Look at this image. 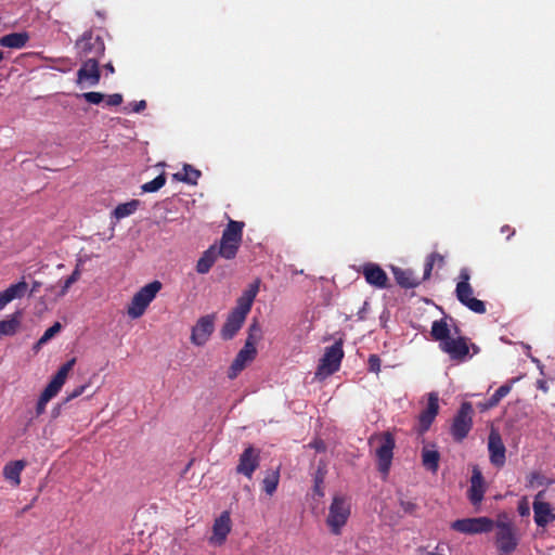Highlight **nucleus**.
Masks as SVG:
<instances>
[{"label":"nucleus","instance_id":"7c9ffc66","mask_svg":"<svg viewBox=\"0 0 555 555\" xmlns=\"http://www.w3.org/2000/svg\"><path fill=\"white\" fill-rule=\"evenodd\" d=\"M450 333L451 331L446 319H440L433 322L430 335L434 340L439 341V344L446 341L451 337Z\"/></svg>","mask_w":555,"mask_h":555},{"label":"nucleus","instance_id":"cd10ccee","mask_svg":"<svg viewBox=\"0 0 555 555\" xmlns=\"http://www.w3.org/2000/svg\"><path fill=\"white\" fill-rule=\"evenodd\" d=\"M440 453L435 449L424 447L422 450V464L423 466L431 472L436 473L439 468Z\"/></svg>","mask_w":555,"mask_h":555},{"label":"nucleus","instance_id":"5701e85b","mask_svg":"<svg viewBox=\"0 0 555 555\" xmlns=\"http://www.w3.org/2000/svg\"><path fill=\"white\" fill-rule=\"evenodd\" d=\"M486 492L485 479L480 469L475 466L472 472L468 499L473 505H479Z\"/></svg>","mask_w":555,"mask_h":555},{"label":"nucleus","instance_id":"f704fd0d","mask_svg":"<svg viewBox=\"0 0 555 555\" xmlns=\"http://www.w3.org/2000/svg\"><path fill=\"white\" fill-rule=\"evenodd\" d=\"M326 476L325 465H319L313 475V494L319 498L324 496V479Z\"/></svg>","mask_w":555,"mask_h":555},{"label":"nucleus","instance_id":"13d9d810","mask_svg":"<svg viewBox=\"0 0 555 555\" xmlns=\"http://www.w3.org/2000/svg\"><path fill=\"white\" fill-rule=\"evenodd\" d=\"M315 448H317V450H320V444L315 443Z\"/></svg>","mask_w":555,"mask_h":555},{"label":"nucleus","instance_id":"6ab92c4d","mask_svg":"<svg viewBox=\"0 0 555 555\" xmlns=\"http://www.w3.org/2000/svg\"><path fill=\"white\" fill-rule=\"evenodd\" d=\"M231 527L230 513L224 511L214 521L212 534L209 538V543L216 546L222 545L225 542L228 534L231 532Z\"/></svg>","mask_w":555,"mask_h":555},{"label":"nucleus","instance_id":"09e8293b","mask_svg":"<svg viewBox=\"0 0 555 555\" xmlns=\"http://www.w3.org/2000/svg\"><path fill=\"white\" fill-rule=\"evenodd\" d=\"M50 399L46 398L44 396L40 395L37 405H36V414L41 415L46 411V406Z\"/></svg>","mask_w":555,"mask_h":555},{"label":"nucleus","instance_id":"f8f14e48","mask_svg":"<svg viewBox=\"0 0 555 555\" xmlns=\"http://www.w3.org/2000/svg\"><path fill=\"white\" fill-rule=\"evenodd\" d=\"M260 465V450L248 446L238 457L236 473L251 479L254 473Z\"/></svg>","mask_w":555,"mask_h":555},{"label":"nucleus","instance_id":"39448f33","mask_svg":"<svg viewBox=\"0 0 555 555\" xmlns=\"http://www.w3.org/2000/svg\"><path fill=\"white\" fill-rule=\"evenodd\" d=\"M244 222L230 220L220 240V257L228 260L235 258L243 238Z\"/></svg>","mask_w":555,"mask_h":555},{"label":"nucleus","instance_id":"473e14b6","mask_svg":"<svg viewBox=\"0 0 555 555\" xmlns=\"http://www.w3.org/2000/svg\"><path fill=\"white\" fill-rule=\"evenodd\" d=\"M28 289V284L25 281H20L15 284L10 285L5 291H3V295L8 302L10 304L14 299L23 298Z\"/></svg>","mask_w":555,"mask_h":555},{"label":"nucleus","instance_id":"c03bdc74","mask_svg":"<svg viewBox=\"0 0 555 555\" xmlns=\"http://www.w3.org/2000/svg\"><path fill=\"white\" fill-rule=\"evenodd\" d=\"M367 364L371 372L378 373L380 371V359L377 354H371Z\"/></svg>","mask_w":555,"mask_h":555},{"label":"nucleus","instance_id":"603ef678","mask_svg":"<svg viewBox=\"0 0 555 555\" xmlns=\"http://www.w3.org/2000/svg\"><path fill=\"white\" fill-rule=\"evenodd\" d=\"M501 232L507 234V240L515 234V230L507 224L501 228Z\"/></svg>","mask_w":555,"mask_h":555},{"label":"nucleus","instance_id":"f3484780","mask_svg":"<svg viewBox=\"0 0 555 555\" xmlns=\"http://www.w3.org/2000/svg\"><path fill=\"white\" fill-rule=\"evenodd\" d=\"M257 356L256 347H250V344H245L234 358L232 364L228 370V377L234 379L237 375L251 362Z\"/></svg>","mask_w":555,"mask_h":555},{"label":"nucleus","instance_id":"4468645a","mask_svg":"<svg viewBox=\"0 0 555 555\" xmlns=\"http://www.w3.org/2000/svg\"><path fill=\"white\" fill-rule=\"evenodd\" d=\"M215 331V315L201 317L192 328L191 341L196 346H204Z\"/></svg>","mask_w":555,"mask_h":555},{"label":"nucleus","instance_id":"1a4fd4ad","mask_svg":"<svg viewBox=\"0 0 555 555\" xmlns=\"http://www.w3.org/2000/svg\"><path fill=\"white\" fill-rule=\"evenodd\" d=\"M344 358L343 341L337 340L332 346L325 348V352L320 360L317 370V377H327L340 367L341 360Z\"/></svg>","mask_w":555,"mask_h":555},{"label":"nucleus","instance_id":"6e6d98bb","mask_svg":"<svg viewBox=\"0 0 555 555\" xmlns=\"http://www.w3.org/2000/svg\"><path fill=\"white\" fill-rule=\"evenodd\" d=\"M104 68L109 73V74H114L115 73V68L113 66L112 63H107L104 65Z\"/></svg>","mask_w":555,"mask_h":555},{"label":"nucleus","instance_id":"de8ad7c7","mask_svg":"<svg viewBox=\"0 0 555 555\" xmlns=\"http://www.w3.org/2000/svg\"><path fill=\"white\" fill-rule=\"evenodd\" d=\"M122 103V95L120 93H114L106 98L107 106H118Z\"/></svg>","mask_w":555,"mask_h":555},{"label":"nucleus","instance_id":"79ce46f5","mask_svg":"<svg viewBox=\"0 0 555 555\" xmlns=\"http://www.w3.org/2000/svg\"><path fill=\"white\" fill-rule=\"evenodd\" d=\"M79 278L80 270L77 266L76 269L72 272V274L64 281L61 294L64 295L68 291V288L79 280Z\"/></svg>","mask_w":555,"mask_h":555},{"label":"nucleus","instance_id":"5fc2aeb1","mask_svg":"<svg viewBox=\"0 0 555 555\" xmlns=\"http://www.w3.org/2000/svg\"><path fill=\"white\" fill-rule=\"evenodd\" d=\"M61 408H62V404H59L55 408H53V410H52V416L53 417H57L59 416V414L61 412Z\"/></svg>","mask_w":555,"mask_h":555},{"label":"nucleus","instance_id":"b1692460","mask_svg":"<svg viewBox=\"0 0 555 555\" xmlns=\"http://www.w3.org/2000/svg\"><path fill=\"white\" fill-rule=\"evenodd\" d=\"M219 254V248L216 244L211 245L208 249H206L196 263V271L199 274H206L210 271L215 262L217 261Z\"/></svg>","mask_w":555,"mask_h":555},{"label":"nucleus","instance_id":"7ed1b4c3","mask_svg":"<svg viewBox=\"0 0 555 555\" xmlns=\"http://www.w3.org/2000/svg\"><path fill=\"white\" fill-rule=\"evenodd\" d=\"M494 544L500 555L512 554L519 544L517 529L513 520L505 513L498 515L494 520Z\"/></svg>","mask_w":555,"mask_h":555},{"label":"nucleus","instance_id":"58836bf2","mask_svg":"<svg viewBox=\"0 0 555 555\" xmlns=\"http://www.w3.org/2000/svg\"><path fill=\"white\" fill-rule=\"evenodd\" d=\"M260 338L261 327L259 323L256 320H254V322L249 325L248 335L245 344H250V347H256V344L260 340Z\"/></svg>","mask_w":555,"mask_h":555},{"label":"nucleus","instance_id":"0eeeda50","mask_svg":"<svg viewBox=\"0 0 555 555\" xmlns=\"http://www.w3.org/2000/svg\"><path fill=\"white\" fill-rule=\"evenodd\" d=\"M159 281H153L134 294L128 306L127 313L132 319H138L143 315L149 305L156 297L157 293L162 289Z\"/></svg>","mask_w":555,"mask_h":555},{"label":"nucleus","instance_id":"a19ab883","mask_svg":"<svg viewBox=\"0 0 555 555\" xmlns=\"http://www.w3.org/2000/svg\"><path fill=\"white\" fill-rule=\"evenodd\" d=\"M61 324L56 322L52 326L47 328L43 335L38 340V345H42L49 341L52 337H54V335H56L61 331Z\"/></svg>","mask_w":555,"mask_h":555},{"label":"nucleus","instance_id":"3c124183","mask_svg":"<svg viewBox=\"0 0 555 555\" xmlns=\"http://www.w3.org/2000/svg\"><path fill=\"white\" fill-rule=\"evenodd\" d=\"M145 107H146V102L144 100H141L133 104L132 111L135 113H140V112L144 111Z\"/></svg>","mask_w":555,"mask_h":555},{"label":"nucleus","instance_id":"a878e982","mask_svg":"<svg viewBox=\"0 0 555 555\" xmlns=\"http://www.w3.org/2000/svg\"><path fill=\"white\" fill-rule=\"evenodd\" d=\"M392 272L397 284L403 288H414L421 284V280L410 269L393 268Z\"/></svg>","mask_w":555,"mask_h":555},{"label":"nucleus","instance_id":"a18cd8bd","mask_svg":"<svg viewBox=\"0 0 555 555\" xmlns=\"http://www.w3.org/2000/svg\"><path fill=\"white\" fill-rule=\"evenodd\" d=\"M518 513L520 516L526 517L530 515L529 502L526 498H522L518 503Z\"/></svg>","mask_w":555,"mask_h":555},{"label":"nucleus","instance_id":"9d476101","mask_svg":"<svg viewBox=\"0 0 555 555\" xmlns=\"http://www.w3.org/2000/svg\"><path fill=\"white\" fill-rule=\"evenodd\" d=\"M473 405L470 402H463L455 414L452 425L451 435L457 442L463 441L473 427Z\"/></svg>","mask_w":555,"mask_h":555},{"label":"nucleus","instance_id":"f257e3e1","mask_svg":"<svg viewBox=\"0 0 555 555\" xmlns=\"http://www.w3.org/2000/svg\"><path fill=\"white\" fill-rule=\"evenodd\" d=\"M259 280L255 281L237 298L236 306L231 310L222 328L220 330V336L223 340L232 339L242 328L259 292Z\"/></svg>","mask_w":555,"mask_h":555},{"label":"nucleus","instance_id":"6e6552de","mask_svg":"<svg viewBox=\"0 0 555 555\" xmlns=\"http://www.w3.org/2000/svg\"><path fill=\"white\" fill-rule=\"evenodd\" d=\"M75 48L78 56L83 60L100 61L105 52V44L102 37L94 35L91 30L83 33V35L76 40Z\"/></svg>","mask_w":555,"mask_h":555},{"label":"nucleus","instance_id":"bb28decb","mask_svg":"<svg viewBox=\"0 0 555 555\" xmlns=\"http://www.w3.org/2000/svg\"><path fill=\"white\" fill-rule=\"evenodd\" d=\"M29 40V35L26 31L11 33L0 38V47L11 49H22Z\"/></svg>","mask_w":555,"mask_h":555},{"label":"nucleus","instance_id":"423d86ee","mask_svg":"<svg viewBox=\"0 0 555 555\" xmlns=\"http://www.w3.org/2000/svg\"><path fill=\"white\" fill-rule=\"evenodd\" d=\"M350 516V503L340 495H335L328 507L326 525L331 533L339 535Z\"/></svg>","mask_w":555,"mask_h":555},{"label":"nucleus","instance_id":"864d4df0","mask_svg":"<svg viewBox=\"0 0 555 555\" xmlns=\"http://www.w3.org/2000/svg\"><path fill=\"white\" fill-rule=\"evenodd\" d=\"M8 300L5 299L2 292H0V311L8 305Z\"/></svg>","mask_w":555,"mask_h":555},{"label":"nucleus","instance_id":"49530a36","mask_svg":"<svg viewBox=\"0 0 555 555\" xmlns=\"http://www.w3.org/2000/svg\"><path fill=\"white\" fill-rule=\"evenodd\" d=\"M87 387H88V385H80V386L76 387L73 391H70L67 395V397L64 400V403H66V402L70 401V400L81 396L85 392Z\"/></svg>","mask_w":555,"mask_h":555},{"label":"nucleus","instance_id":"412c9836","mask_svg":"<svg viewBox=\"0 0 555 555\" xmlns=\"http://www.w3.org/2000/svg\"><path fill=\"white\" fill-rule=\"evenodd\" d=\"M362 274L365 278V281L376 288H387L389 286L387 273L376 263H364L362 267Z\"/></svg>","mask_w":555,"mask_h":555},{"label":"nucleus","instance_id":"72a5a7b5","mask_svg":"<svg viewBox=\"0 0 555 555\" xmlns=\"http://www.w3.org/2000/svg\"><path fill=\"white\" fill-rule=\"evenodd\" d=\"M140 206V201L138 199H131L130 202L122 203L116 206V208L113 211V216L117 219H124L126 217L131 216L137 211V209Z\"/></svg>","mask_w":555,"mask_h":555},{"label":"nucleus","instance_id":"ddd939ff","mask_svg":"<svg viewBox=\"0 0 555 555\" xmlns=\"http://www.w3.org/2000/svg\"><path fill=\"white\" fill-rule=\"evenodd\" d=\"M467 340L468 339L464 336H457L456 338L450 337L446 341L440 343L439 348L447 353L451 360L462 362L469 353Z\"/></svg>","mask_w":555,"mask_h":555},{"label":"nucleus","instance_id":"aec40b11","mask_svg":"<svg viewBox=\"0 0 555 555\" xmlns=\"http://www.w3.org/2000/svg\"><path fill=\"white\" fill-rule=\"evenodd\" d=\"M544 492L540 491L533 501V514L534 521L538 527H546L550 522L555 520V514L551 507V504L547 502H543L540 499L543 496Z\"/></svg>","mask_w":555,"mask_h":555},{"label":"nucleus","instance_id":"4be33fe9","mask_svg":"<svg viewBox=\"0 0 555 555\" xmlns=\"http://www.w3.org/2000/svg\"><path fill=\"white\" fill-rule=\"evenodd\" d=\"M101 78L99 61L85 60L77 72V83H87L89 87L96 86Z\"/></svg>","mask_w":555,"mask_h":555},{"label":"nucleus","instance_id":"c756f323","mask_svg":"<svg viewBox=\"0 0 555 555\" xmlns=\"http://www.w3.org/2000/svg\"><path fill=\"white\" fill-rule=\"evenodd\" d=\"M24 461H13L3 467V476L5 479L13 481L16 486L21 483V473L25 467Z\"/></svg>","mask_w":555,"mask_h":555},{"label":"nucleus","instance_id":"20e7f679","mask_svg":"<svg viewBox=\"0 0 555 555\" xmlns=\"http://www.w3.org/2000/svg\"><path fill=\"white\" fill-rule=\"evenodd\" d=\"M460 281L455 287V295L457 300L470 311L483 314L487 311L486 304L482 300L475 298L474 288L469 283L470 273L469 270L463 268L460 271Z\"/></svg>","mask_w":555,"mask_h":555},{"label":"nucleus","instance_id":"dca6fc26","mask_svg":"<svg viewBox=\"0 0 555 555\" xmlns=\"http://www.w3.org/2000/svg\"><path fill=\"white\" fill-rule=\"evenodd\" d=\"M75 363H76L75 358H73V359L68 360L66 363H64L57 370L56 374L52 377V379L47 385V387L43 389L41 395L50 400L52 398H54L59 393V391L62 389L63 385L65 384L68 373L73 370Z\"/></svg>","mask_w":555,"mask_h":555},{"label":"nucleus","instance_id":"2f4dec72","mask_svg":"<svg viewBox=\"0 0 555 555\" xmlns=\"http://www.w3.org/2000/svg\"><path fill=\"white\" fill-rule=\"evenodd\" d=\"M201 175L202 173L198 169H195L193 166L185 164L183 166L182 172L175 173L173 178L178 181L195 185Z\"/></svg>","mask_w":555,"mask_h":555},{"label":"nucleus","instance_id":"37998d69","mask_svg":"<svg viewBox=\"0 0 555 555\" xmlns=\"http://www.w3.org/2000/svg\"><path fill=\"white\" fill-rule=\"evenodd\" d=\"M82 98L90 104H100L104 100L101 92L90 91L82 94Z\"/></svg>","mask_w":555,"mask_h":555},{"label":"nucleus","instance_id":"a211bd4d","mask_svg":"<svg viewBox=\"0 0 555 555\" xmlns=\"http://www.w3.org/2000/svg\"><path fill=\"white\" fill-rule=\"evenodd\" d=\"M439 412V397L436 392H430L428 395V401L427 406L425 410H423L418 416V433L424 434L426 433L433 422L435 421L436 416Z\"/></svg>","mask_w":555,"mask_h":555},{"label":"nucleus","instance_id":"ea45409f","mask_svg":"<svg viewBox=\"0 0 555 555\" xmlns=\"http://www.w3.org/2000/svg\"><path fill=\"white\" fill-rule=\"evenodd\" d=\"M545 476L541 474L540 472H531L527 476V487L528 488H535L543 486L545 483Z\"/></svg>","mask_w":555,"mask_h":555},{"label":"nucleus","instance_id":"8fccbe9b","mask_svg":"<svg viewBox=\"0 0 555 555\" xmlns=\"http://www.w3.org/2000/svg\"><path fill=\"white\" fill-rule=\"evenodd\" d=\"M446 548L443 543H438L434 551H429V555H446Z\"/></svg>","mask_w":555,"mask_h":555},{"label":"nucleus","instance_id":"f03ea898","mask_svg":"<svg viewBox=\"0 0 555 555\" xmlns=\"http://www.w3.org/2000/svg\"><path fill=\"white\" fill-rule=\"evenodd\" d=\"M371 453L376 459L377 469L385 477L389 474L396 440L390 431L374 434L369 439Z\"/></svg>","mask_w":555,"mask_h":555},{"label":"nucleus","instance_id":"c9c22d12","mask_svg":"<svg viewBox=\"0 0 555 555\" xmlns=\"http://www.w3.org/2000/svg\"><path fill=\"white\" fill-rule=\"evenodd\" d=\"M512 390V386L509 384H504L500 386L495 392L488 399L486 403V409H491L496 406L500 401L506 397Z\"/></svg>","mask_w":555,"mask_h":555},{"label":"nucleus","instance_id":"4d7b16f0","mask_svg":"<svg viewBox=\"0 0 555 555\" xmlns=\"http://www.w3.org/2000/svg\"><path fill=\"white\" fill-rule=\"evenodd\" d=\"M4 59V54L2 51H0V62Z\"/></svg>","mask_w":555,"mask_h":555},{"label":"nucleus","instance_id":"9b49d317","mask_svg":"<svg viewBox=\"0 0 555 555\" xmlns=\"http://www.w3.org/2000/svg\"><path fill=\"white\" fill-rule=\"evenodd\" d=\"M493 528L494 520L486 516L456 519L451 524V529L465 534L487 533Z\"/></svg>","mask_w":555,"mask_h":555},{"label":"nucleus","instance_id":"c85d7f7f","mask_svg":"<svg viewBox=\"0 0 555 555\" xmlns=\"http://www.w3.org/2000/svg\"><path fill=\"white\" fill-rule=\"evenodd\" d=\"M280 482V468L268 470L261 481V489L267 495L272 496Z\"/></svg>","mask_w":555,"mask_h":555},{"label":"nucleus","instance_id":"4c0bfd02","mask_svg":"<svg viewBox=\"0 0 555 555\" xmlns=\"http://www.w3.org/2000/svg\"><path fill=\"white\" fill-rule=\"evenodd\" d=\"M166 183V176L165 173L158 175L155 179H153L150 182L144 183L141 189L144 193H153L157 192L159 189H162Z\"/></svg>","mask_w":555,"mask_h":555},{"label":"nucleus","instance_id":"393cba45","mask_svg":"<svg viewBox=\"0 0 555 555\" xmlns=\"http://www.w3.org/2000/svg\"><path fill=\"white\" fill-rule=\"evenodd\" d=\"M22 317V311L17 310L7 319L0 321V339L4 336H13L18 332Z\"/></svg>","mask_w":555,"mask_h":555},{"label":"nucleus","instance_id":"e433bc0d","mask_svg":"<svg viewBox=\"0 0 555 555\" xmlns=\"http://www.w3.org/2000/svg\"><path fill=\"white\" fill-rule=\"evenodd\" d=\"M444 262L443 256H441L438 253H431L427 256L425 266H424V275L423 280H427L431 275L433 268L435 263H438L439 266H442Z\"/></svg>","mask_w":555,"mask_h":555},{"label":"nucleus","instance_id":"2eb2a0df","mask_svg":"<svg viewBox=\"0 0 555 555\" xmlns=\"http://www.w3.org/2000/svg\"><path fill=\"white\" fill-rule=\"evenodd\" d=\"M488 451H489V460L490 463L501 468L505 465L506 462V448L503 443L501 435L499 431L492 429L488 437Z\"/></svg>","mask_w":555,"mask_h":555}]
</instances>
